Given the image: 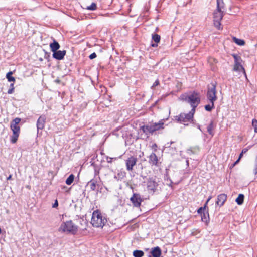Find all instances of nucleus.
Returning <instances> with one entry per match:
<instances>
[{"label":"nucleus","instance_id":"obj_1","mask_svg":"<svg viewBox=\"0 0 257 257\" xmlns=\"http://www.w3.org/2000/svg\"><path fill=\"white\" fill-rule=\"evenodd\" d=\"M180 98L181 100L190 104L192 107L191 110L193 111H195V108L199 105L200 102V98L199 94L195 92L182 94L180 96Z\"/></svg>","mask_w":257,"mask_h":257},{"label":"nucleus","instance_id":"obj_2","mask_svg":"<svg viewBox=\"0 0 257 257\" xmlns=\"http://www.w3.org/2000/svg\"><path fill=\"white\" fill-rule=\"evenodd\" d=\"M163 125L164 122L161 120L158 123L143 125L141 126L140 130L145 134L147 137H148L150 135L153 134L155 131L163 128Z\"/></svg>","mask_w":257,"mask_h":257},{"label":"nucleus","instance_id":"obj_3","mask_svg":"<svg viewBox=\"0 0 257 257\" xmlns=\"http://www.w3.org/2000/svg\"><path fill=\"white\" fill-rule=\"evenodd\" d=\"M107 222V219L98 211H94L92 213L91 223L95 227H103Z\"/></svg>","mask_w":257,"mask_h":257},{"label":"nucleus","instance_id":"obj_4","mask_svg":"<svg viewBox=\"0 0 257 257\" xmlns=\"http://www.w3.org/2000/svg\"><path fill=\"white\" fill-rule=\"evenodd\" d=\"M20 118H15L11 123L10 127L13 131V135L11 137V142L13 144L16 143L20 134V127L18 124L20 122Z\"/></svg>","mask_w":257,"mask_h":257},{"label":"nucleus","instance_id":"obj_5","mask_svg":"<svg viewBox=\"0 0 257 257\" xmlns=\"http://www.w3.org/2000/svg\"><path fill=\"white\" fill-rule=\"evenodd\" d=\"M77 230V226L71 220L63 223L59 228L60 232L71 233L72 234H75Z\"/></svg>","mask_w":257,"mask_h":257},{"label":"nucleus","instance_id":"obj_6","mask_svg":"<svg viewBox=\"0 0 257 257\" xmlns=\"http://www.w3.org/2000/svg\"><path fill=\"white\" fill-rule=\"evenodd\" d=\"M216 93V84L212 83L208 85L207 92V98L209 102H215L217 99Z\"/></svg>","mask_w":257,"mask_h":257},{"label":"nucleus","instance_id":"obj_7","mask_svg":"<svg viewBox=\"0 0 257 257\" xmlns=\"http://www.w3.org/2000/svg\"><path fill=\"white\" fill-rule=\"evenodd\" d=\"M194 112L195 111L191 110L188 113H181L178 116H175V120L186 125L185 123L190 121L193 118Z\"/></svg>","mask_w":257,"mask_h":257},{"label":"nucleus","instance_id":"obj_8","mask_svg":"<svg viewBox=\"0 0 257 257\" xmlns=\"http://www.w3.org/2000/svg\"><path fill=\"white\" fill-rule=\"evenodd\" d=\"M223 17V11L216 9L213 13V21L214 26L218 30L221 29L220 21Z\"/></svg>","mask_w":257,"mask_h":257},{"label":"nucleus","instance_id":"obj_9","mask_svg":"<svg viewBox=\"0 0 257 257\" xmlns=\"http://www.w3.org/2000/svg\"><path fill=\"white\" fill-rule=\"evenodd\" d=\"M232 56L234 59V65L233 70L234 71H242L246 76V73L244 68L241 64L242 59L241 57L236 54H233Z\"/></svg>","mask_w":257,"mask_h":257},{"label":"nucleus","instance_id":"obj_10","mask_svg":"<svg viewBox=\"0 0 257 257\" xmlns=\"http://www.w3.org/2000/svg\"><path fill=\"white\" fill-rule=\"evenodd\" d=\"M158 185L155 178L149 177L147 179V188L149 191L154 192L156 190Z\"/></svg>","mask_w":257,"mask_h":257},{"label":"nucleus","instance_id":"obj_11","mask_svg":"<svg viewBox=\"0 0 257 257\" xmlns=\"http://www.w3.org/2000/svg\"><path fill=\"white\" fill-rule=\"evenodd\" d=\"M130 201L135 207H140L142 202L143 201L139 194L134 193L130 198Z\"/></svg>","mask_w":257,"mask_h":257},{"label":"nucleus","instance_id":"obj_12","mask_svg":"<svg viewBox=\"0 0 257 257\" xmlns=\"http://www.w3.org/2000/svg\"><path fill=\"white\" fill-rule=\"evenodd\" d=\"M137 161V158L131 156L126 160V167L128 171H132L133 167L136 164Z\"/></svg>","mask_w":257,"mask_h":257},{"label":"nucleus","instance_id":"obj_13","mask_svg":"<svg viewBox=\"0 0 257 257\" xmlns=\"http://www.w3.org/2000/svg\"><path fill=\"white\" fill-rule=\"evenodd\" d=\"M227 198V195L225 194L222 193L218 195L215 202L216 205L220 207L222 206L226 201Z\"/></svg>","mask_w":257,"mask_h":257},{"label":"nucleus","instance_id":"obj_14","mask_svg":"<svg viewBox=\"0 0 257 257\" xmlns=\"http://www.w3.org/2000/svg\"><path fill=\"white\" fill-rule=\"evenodd\" d=\"M46 122V117L45 115H41L38 119L37 121V133H39V130L44 128Z\"/></svg>","mask_w":257,"mask_h":257},{"label":"nucleus","instance_id":"obj_15","mask_svg":"<svg viewBox=\"0 0 257 257\" xmlns=\"http://www.w3.org/2000/svg\"><path fill=\"white\" fill-rule=\"evenodd\" d=\"M53 53V58L57 60H61L64 58L65 55H66V52L65 50H57Z\"/></svg>","mask_w":257,"mask_h":257},{"label":"nucleus","instance_id":"obj_16","mask_svg":"<svg viewBox=\"0 0 257 257\" xmlns=\"http://www.w3.org/2000/svg\"><path fill=\"white\" fill-rule=\"evenodd\" d=\"M158 159L154 153H152L149 157V162L152 165L157 166Z\"/></svg>","mask_w":257,"mask_h":257},{"label":"nucleus","instance_id":"obj_17","mask_svg":"<svg viewBox=\"0 0 257 257\" xmlns=\"http://www.w3.org/2000/svg\"><path fill=\"white\" fill-rule=\"evenodd\" d=\"M151 253L153 257H160L161 255V250L158 246L152 248Z\"/></svg>","mask_w":257,"mask_h":257},{"label":"nucleus","instance_id":"obj_18","mask_svg":"<svg viewBox=\"0 0 257 257\" xmlns=\"http://www.w3.org/2000/svg\"><path fill=\"white\" fill-rule=\"evenodd\" d=\"M160 36L157 34H152V39L155 42L151 44L152 47H156L158 46V43L160 41Z\"/></svg>","mask_w":257,"mask_h":257},{"label":"nucleus","instance_id":"obj_19","mask_svg":"<svg viewBox=\"0 0 257 257\" xmlns=\"http://www.w3.org/2000/svg\"><path fill=\"white\" fill-rule=\"evenodd\" d=\"M60 45L58 42L56 40H54L53 42L50 44V47L52 52H54L57 51L60 48Z\"/></svg>","mask_w":257,"mask_h":257},{"label":"nucleus","instance_id":"obj_20","mask_svg":"<svg viewBox=\"0 0 257 257\" xmlns=\"http://www.w3.org/2000/svg\"><path fill=\"white\" fill-rule=\"evenodd\" d=\"M244 198V196L242 194H239L237 198L236 199L235 201L237 203V204L240 205H242L243 203Z\"/></svg>","mask_w":257,"mask_h":257},{"label":"nucleus","instance_id":"obj_21","mask_svg":"<svg viewBox=\"0 0 257 257\" xmlns=\"http://www.w3.org/2000/svg\"><path fill=\"white\" fill-rule=\"evenodd\" d=\"M214 127L215 126L213 124V122L212 121L210 122V123L207 126V132L210 135H211L212 136L214 135V133L213 132V130L214 128Z\"/></svg>","mask_w":257,"mask_h":257},{"label":"nucleus","instance_id":"obj_22","mask_svg":"<svg viewBox=\"0 0 257 257\" xmlns=\"http://www.w3.org/2000/svg\"><path fill=\"white\" fill-rule=\"evenodd\" d=\"M96 181L94 180H91L88 183V185L90 187L91 190L94 191L96 187Z\"/></svg>","mask_w":257,"mask_h":257},{"label":"nucleus","instance_id":"obj_23","mask_svg":"<svg viewBox=\"0 0 257 257\" xmlns=\"http://www.w3.org/2000/svg\"><path fill=\"white\" fill-rule=\"evenodd\" d=\"M233 41L239 46H243L245 44V41L243 40L237 38L235 37L233 38Z\"/></svg>","mask_w":257,"mask_h":257},{"label":"nucleus","instance_id":"obj_24","mask_svg":"<svg viewBox=\"0 0 257 257\" xmlns=\"http://www.w3.org/2000/svg\"><path fill=\"white\" fill-rule=\"evenodd\" d=\"M12 74L13 72L12 71L9 72L6 74V78L8 79V81L14 82L15 81V78L14 77L12 76Z\"/></svg>","mask_w":257,"mask_h":257},{"label":"nucleus","instance_id":"obj_25","mask_svg":"<svg viewBox=\"0 0 257 257\" xmlns=\"http://www.w3.org/2000/svg\"><path fill=\"white\" fill-rule=\"evenodd\" d=\"M144 254V253L142 250H136L133 252V255L135 257H142Z\"/></svg>","mask_w":257,"mask_h":257},{"label":"nucleus","instance_id":"obj_26","mask_svg":"<svg viewBox=\"0 0 257 257\" xmlns=\"http://www.w3.org/2000/svg\"><path fill=\"white\" fill-rule=\"evenodd\" d=\"M224 7V3L223 0H217V9L222 10Z\"/></svg>","mask_w":257,"mask_h":257},{"label":"nucleus","instance_id":"obj_27","mask_svg":"<svg viewBox=\"0 0 257 257\" xmlns=\"http://www.w3.org/2000/svg\"><path fill=\"white\" fill-rule=\"evenodd\" d=\"M74 176L73 174H71L70 175H69V176L67 178V179L66 180V184L68 185H71L74 180Z\"/></svg>","mask_w":257,"mask_h":257},{"label":"nucleus","instance_id":"obj_28","mask_svg":"<svg viewBox=\"0 0 257 257\" xmlns=\"http://www.w3.org/2000/svg\"><path fill=\"white\" fill-rule=\"evenodd\" d=\"M211 104L205 106V109L206 111H210L214 107V102H210Z\"/></svg>","mask_w":257,"mask_h":257},{"label":"nucleus","instance_id":"obj_29","mask_svg":"<svg viewBox=\"0 0 257 257\" xmlns=\"http://www.w3.org/2000/svg\"><path fill=\"white\" fill-rule=\"evenodd\" d=\"M86 9L89 10L94 11L96 10L97 5L95 3H92L90 6H87Z\"/></svg>","mask_w":257,"mask_h":257},{"label":"nucleus","instance_id":"obj_30","mask_svg":"<svg viewBox=\"0 0 257 257\" xmlns=\"http://www.w3.org/2000/svg\"><path fill=\"white\" fill-rule=\"evenodd\" d=\"M209 218V214L207 213V214H205V213H203V215H201V220L202 221L205 222H207L208 221Z\"/></svg>","mask_w":257,"mask_h":257},{"label":"nucleus","instance_id":"obj_31","mask_svg":"<svg viewBox=\"0 0 257 257\" xmlns=\"http://www.w3.org/2000/svg\"><path fill=\"white\" fill-rule=\"evenodd\" d=\"M196 151H199V148H194V150H193L192 148L189 149L187 150V153L189 155L196 153Z\"/></svg>","mask_w":257,"mask_h":257},{"label":"nucleus","instance_id":"obj_32","mask_svg":"<svg viewBox=\"0 0 257 257\" xmlns=\"http://www.w3.org/2000/svg\"><path fill=\"white\" fill-rule=\"evenodd\" d=\"M252 125L254 128V131L255 133H257V120L255 119H252Z\"/></svg>","mask_w":257,"mask_h":257},{"label":"nucleus","instance_id":"obj_33","mask_svg":"<svg viewBox=\"0 0 257 257\" xmlns=\"http://www.w3.org/2000/svg\"><path fill=\"white\" fill-rule=\"evenodd\" d=\"M243 153H242V152H241V153L240 154L239 156V158L238 159L234 162V163L233 164V166H234L235 165H236L237 164H238L240 160V159L243 156Z\"/></svg>","mask_w":257,"mask_h":257},{"label":"nucleus","instance_id":"obj_34","mask_svg":"<svg viewBox=\"0 0 257 257\" xmlns=\"http://www.w3.org/2000/svg\"><path fill=\"white\" fill-rule=\"evenodd\" d=\"M253 173L255 175L257 174V157L255 159V165L253 168Z\"/></svg>","mask_w":257,"mask_h":257},{"label":"nucleus","instance_id":"obj_35","mask_svg":"<svg viewBox=\"0 0 257 257\" xmlns=\"http://www.w3.org/2000/svg\"><path fill=\"white\" fill-rule=\"evenodd\" d=\"M206 207V204H205L204 207H200L197 210L198 213L202 215V211L205 209Z\"/></svg>","mask_w":257,"mask_h":257},{"label":"nucleus","instance_id":"obj_36","mask_svg":"<svg viewBox=\"0 0 257 257\" xmlns=\"http://www.w3.org/2000/svg\"><path fill=\"white\" fill-rule=\"evenodd\" d=\"M96 56H97V55H96V53L95 52H94L89 55V58L90 59H93L95 58L96 57Z\"/></svg>","mask_w":257,"mask_h":257},{"label":"nucleus","instance_id":"obj_37","mask_svg":"<svg viewBox=\"0 0 257 257\" xmlns=\"http://www.w3.org/2000/svg\"><path fill=\"white\" fill-rule=\"evenodd\" d=\"M159 84V81L158 80H156L152 85V87H155Z\"/></svg>","mask_w":257,"mask_h":257},{"label":"nucleus","instance_id":"obj_38","mask_svg":"<svg viewBox=\"0 0 257 257\" xmlns=\"http://www.w3.org/2000/svg\"><path fill=\"white\" fill-rule=\"evenodd\" d=\"M58 202L57 200H56L54 203L53 204L52 207L53 208H56L58 207Z\"/></svg>","mask_w":257,"mask_h":257},{"label":"nucleus","instance_id":"obj_39","mask_svg":"<svg viewBox=\"0 0 257 257\" xmlns=\"http://www.w3.org/2000/svg\"><path fill=\"white\" fill-rule=\"evenodd\" d=\"M14 91V88H10V89L8 91V94H12Z\"/></svg>","mask_w":257,"mask_h":257},{"label":"nucleus","instance_id":"obj_40","mask_svg":"<svg viewBox=\"0 0 257 257\" xmlns=\"http://www.w3.org/2000/svg\"><path fill=\"white\" fill-rule=\"evenodd\" d=\"M250 147H248V148H244V149H243L242 150V152H242V153H243V154H244V153H246V152L248 151V149H250Z\"/></svg>","mask_w":257,"mask_h":257},{"label":"nucleus","instance_id":"obj_41","mask_svg":"<svg viewBox=\"0 0 257 257\" xmlns=\"http://www.w3.org/2000/svg\"><path fill=\"white\" fill-rule=\"evenodd\" d=\"M112 159V158H108V157H107V162H108V163L111 162Z\"/></svg>","mask_w":257,"mask_h":257},{"label":"nucleus","instance_id":"obj_42","mask_svg":"<svg viewBox=\"0 0 257 257\" xmlns=\"http://www.w3.org/2000/svg\"><path fill=\"white\" fill-rule=\"evenodd\" d=\"M126 185H127V186L129 187L131 189L133 190L134 188L132 185L129 184V183H127Z\"/></svg>","mask_w":257,"mask_h":257},{"label":"nucleus","instance_id":"obj_43","mask_svg":"<svg viewBox=\"0 0 257 257\" xmlns=\"http://www.w3.org/2000/svg\"><path fill=\"white\" fill-rule=\"evenodd\" d=\"M12 178V175H10L7 178V180H10Z\"/></svg>","mask_w":257,"mask_h":257},{"label":"nucleus","instance_id":"obj_44","mask_svg":"<svg viewBox=\"0 0 257 257\" xmlns=\"http://www.w3.org/2000/svg\"><path fill=\"white\" fill-rule=\"evenodd\" d=\"M211 199V196H210V197L208 198V199H207V201H206V203H205L206 206L207 205V204L208 203V202H209V201Z\"/></svg>","mask_w":257,"mask_h":257},{"label":"nucleus","instance_id":"obj_45","mask_svg":"<svg viewBox=\"0 0 257 257\" xmlns=\"http://www.w3.org/2000/svg\"><path fill=\"white\" fill-rule=\"evenodd\" d=\"M10 88H14V83H11L10 86Z\"/></svg>","mask_w":257,"mask_h":257},{"label":"nucleus","instance_id":"obj_46","mask_svg":"<svg viewBox=\"0 0 257 257\" xmlns=\"http://www.w3.org/2000/svg\"><path fill=\"white\" fill-rule=\"evenodd\" d=\"M148 257H152V256H151V255H149L148 256Z\"/></svg>","mask_w":257,"mask_h":257}]
</instances>
